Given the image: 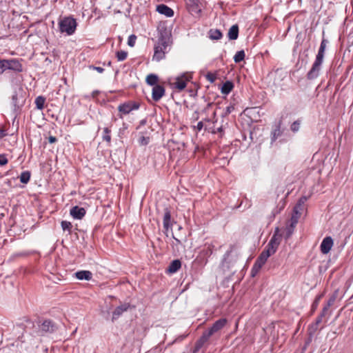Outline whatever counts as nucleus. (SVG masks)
<instances>
[{
	"label": "nucleus",
	"instance_id": "nucleus-1",
	"mask_svg": "<svg viewBox=\"0 0 353 353\" xmlns=\"http://www.w3.org/2000/svg\"><path fill=\"white\" fill-rule=\"evenodd\" d=\"M170 37L167 32H161L157 43L154 46L153 59L159 61L165 58L168 52Z\"/></svg>",
	"mask_w": 353,
	"mask_h": 353
},
{
	"label": "nucleus",
	"instance_id": "nucleus-2",
	"mask_svg": "<svg viewBox=\"0 0 353 353\" xmlns=\"http://www.w3.org/2000/svg\"><path fill=\"white\" fill-rule=\"evenodd\" d=\"M326 43L327 41L325 39H323L321 43L318 53L316 56L315 61L313 63L311 69L307 74V77L308 79H314L319 77L323 61Z\"/></svg>",
	"mask_w": 353,
	"mask_h": 353
},
{
	"label": "nucleus",
	"instance_id": "nucleus-3",
	"mask_svg": "<svg viewBox=\"0 0 353 353\" xmlns=\"http://www.w3.org/2000/svg\"><path fill=\"white\" fill-rule=\"evenodd\" d=\"M227 322L228 321L225 318L216 321L208 330L203 332L202 336L196 342V348H201L212 335L220 332L226 325Z\"/></svg>",
	"mask_w": 353,
	"mask_h": 353
},
{
	"label": "nucleus",
	"instance_id": "nucleus-4",
	"mask_svg": "<svg viewBox=\"0 0 353 353\" xmlns=\"http://www.w3.org/2000/svg\"><path fill=\"white\" fill-rule=\"evenodd\" d=\"M77 26L76 20L71 17H64L59 21V31L68 36L72 35L75 32Z\"/></svg>",
	"mask_w": 353,
	"mask_h": 353
},
{
	"label": "nucleus",
	"instance_id": "nucleus-5",
	"mask_svg": "<svg viewBox=\"0 0 353 353\" xmlns=\"http://www.w3.org/2000/svg\"><path fill=\"white\" fill-rule=\"evenodd\" d=\"M26 98L23 94V90L21 88H18L14 92L12 96V105L13 111L17 112L23 106Z\"/></svg>",
	"mask_w": 353,
	"mask_h": 353
},
{
	"label": "nucleus",
	"instance_id": "nucleus-6",
	"mask_svg": "<svg viewBox=\"0 0 353 353\" xmlns=\"http://www.w3.org/2000/svg\"><path fill=\"white\" fill-rule=\"evenodd\" d=\"M140 107L139 103L135 101H130L123 103H121L118 107V110L124 114H128L132 110H138Z\"/></svg>",
	"mask_w": 353,
	"mask_h": 353
},
{
	"label": "nucleus",
	"instance_id": "nucleus-7",
	"mask_svg": "<svg viewBox=\"0 0 353 353\" xmlns=\"http://www.w3.org/2000/svg\"><path fill=\"white\" fill-rule=\"evenodd\" d=\"M192 77L188 74H183L181 77L176 78V81L173 83L174 88L179 91L183 90L185 87L187 82L190 80Z\"/></svg>",
	"mask_w": 353,
	"mask_h": 353
},
{
	"label": "nucleus",
	"instance_id": "nucleus-8",
	"mask_svg": "<svg viewBox=\"0 0 353 353\" xmlns=\"http://www.w3.org/2000/svg\"><path fill=\"white\" fill-rule=\"evenodd\" d=\"M334 245L333 239L331 236H326L324 238L321 243L320 249L321 252L326 254L330 252Z\"/></svg>",
	"mask_w": 353,
	"mask_h": 353
},
{
	"label": "nucleus",
	"instance_id": "nucleus-9",
	"mask_svg": "<svg viewBox=\"0 0 353 353\" xmlns=\"http://www.w3.org/2000/svg\"><path fill=\"white\" fill-rule=\"evenodd\" d=\"M40 331L42 333L54 332L57 330V325L50 320H45L39 325Z\"/></svg>",
	"mask_w": 353,
	"mask_h": 353
},
{
	"label": "nucleus",
	"instance_id": "nucleus-10",
	"mask_svg": "<svg viewBox=\"0 0 353 353\" xmlns=\"http://www.w3.org/2000/svg\"><path fill=\"white\" fill-rule=\"evenodd\" d=\"M165 94V89L162 85H156L152 88V97L154 101H159Z\"/></svg>",
	"mask_w": 353,
	"mask_h": 353
},
{
	"label": "nucleus",
	"instance_id": "nucleus-11",
	"mask_svg": "<svg viewBox=\"0 0 353 353\" xmlns=\"http://www.w3.org/2000/svg\"><path fill=\"white\" fill-rule=\"evenodd\" d=\"M282 236L283 234L280 233V229L279 228H276L274 234L268 243L278 249V247L281 243Z\"/></svg>",
	"mask_w": 353,
	"mask_h": 353
},
{
	"label": "nucleus",
	"instance_id": "nucleus-12",
	"mask_svg": "<svg viewBox=\"0 0 353 353\" xmlns=\"http://www.w3.org/2000/svg\"><path fill=\"white\" fill-rule=\"evenodd\" d=\"M85 210L83 208L74 206L70 210V215L75 219H81L85 214Z\"/></svg>",
	"mask_w": 353,
	"mask_h": 353
},
{
	"label": "nucleus",
	"instance_id": "nucleus-13",
	"mask_svg": "<svg viewBox=\"0 0 353 353\" xmlns=\"http://www.w3.org/2000/svg\"><path fill=\"white\" fill-rule=\"evenodd\" d=\"M163 223V228L166 231H168L169 229H172V221L171 219V213L168 208L165 209Z\"/></svg>",
	"mask_w": 353,
	"mask_h": 353
},
{
	"label": "nucleus",
	"instance_id": "nucleus-14",
	"mask_svg": "<svg viewBox=\"0 0 353 353\" xmlns=\"http://www.w3.org/2000/svg\"><path fill=\"white\" fill-rule=\"evenodd\" d=\"M156 10L159 13L167 17H171L174 15L173 10L165 4L158 5Z\"/></svg>",
	"mask_w": 353,
	"mask_h": 353
},
{
	"label": "nucleus",
	"instance_id": "nucleus-15",
	"mask_svg": "<svg viewBox=\"0 0 353 353\" xmlns=\"http://www.w3.org/2000/svg\"><path fill=\"white\" fill-rule=\"evenodd\" d=\"M130 307L129 303H123L116 307L112 313V320L118 319L124 312Z\"/></svg>",
	"mask_w": 353,
	"mask_h": 353
},
{
	"label": "nucleus",
	"instance_id": "nucleus-16",
	"mask_svg": "<svg viewBox=\"0 0 353 353\" xmlns=\"http://www.w3.org/2000/svg\"><path fill=\"white\" fill-rule=\"evenodd\" d=\"M7 69L21 72L22 70V65L16 59L7 60Z\"/></svg>",
	"mask_w": 353,
	"mask_h": 353
},
{
	"label": "nucleus",
	"instance_id": "nucleus-17",
	"mask_svg": "<svg viewBox=\"0 0 353 353\" xmlns=\"http://www.w3.org/2000/svg\"><path fill=\"white\" fill-rule=\"evenodd\" d=\"M75 276L79 280L90 281L92 279V274L88 270H81L75 272Z\"/></svg>",
	"mask_w": 353,
	"mask_h": 353
},
{
	"label": "nucleus",
	"instance_id": "nucleus-18",
	"mask_svg": "<svg viewBox=\"0 0 353 353\" xmlns=\"http://www.w3.org/2000/svg\"><path fill=\"white\" fill-rule=\"evenodd\" d=\"M281 121H279L272 130L271 133V141L272 143L275 141L278 137H281L282 134V131L281 130Z\"/></svg>",
	"mask_w": 353,
	"mask_h": 353
},
{
	"label": "nucleus",
	"instance_id": "nucleus-19",
	"mask_svg": "<svg viewBox=\"0 0 353 353\" xmlns=\"http://www.w3.org/2000/svg\"><path fill=\"white\" fill-rule=\"evenodd\" d=\"M181 266V263L179 260H174L170 263V265L168 266V272L171 274L175 273L180 269Z\"/></svg>",
	"mask_w": 353,
	"mask_h": 353
},
{
	"label": "nucleus",
	"instance_id": "nucleus-20",
	"mask_svg": "<svg viewBox=\"0 0 353 353\" xmlns=\"http://www.w3.org/2000/svg\"><path fill=\"white\" fill-rule=\"evenodd\" d=\"M228 36L229 39L235 40L238 38L239 36V26L235 24L233 25L228 31Z\"/></svg>",
	"mask_w": 353,
	"mask_h": 353
},
{
	"label": "nucleus",
	"instance_id": "nucleus-21",
	"mask_svg": "<svg viewBox=\"0 0 353 353\" xmlns=\"http://www.w3.org/2000/svg\"><path fill=\"white\" fill-rule=\"evenodd\" d=\"M270 256V255L266 252V251H263L261 254L259 256L257 259L256 260L255 263L258 265H260V266H263L265 262L267 261L268 259Z\"/></svg>",
	"mask_w": 353,
	"mask_h": 353
},
{
	"label": "nucleus",
	"instance_id": "nucleus-22",
	"mask_svg": "<svg viewBox=\"0 0 353 353\" xmlns=\"http://www.w3.org/2000/svg\"><path fill=\"white\" fill-rule=\"evenodd\" d=\"M270 256V255L266 252V251H263L261 254L259 256L257 259L256 260L255 263L258 265H260V266H263L265 262L267 261L268 259Z\"/></svg>",
	"mask_w": 353,
	"mask_h": 353
},
{
	"label": "nucleus",
	"instance_id": "nucleus-23",
	"mask_svg": "<svg viewBox=\"0 0 353 353\" xmlns=\"http://www.w3.org/2000/svg\"><path fill=\"white\" fill-rule=\"evenodd\" d=\"M234 85L231 81L225 82L221 88V92L224 94H228L232 90Z\"/></svg>",
	"mask_w": 353,
	"mask_h": 353
},
{
	"label": "nucleus",
	"instance_id": "nucleus-24",
	"mask_svg": "<svg viewBox=\"0 0 353 353\" xmlns=\"http://www.w3.org/2000/svg\"><path fill=\"white\" fill-rule=\"evenodd\" d=\"M210 38L213 40H219L222 37L221 32L218 29H211L209 31Z\"/></svg>",
	"mask_w": 353,
	"mask_h": 353
},
{
	"label": "nucleus",
	"instance_id": "nucleus-25",
	"mask_svg": "<svg viewBox=\"0 0 353 353\" xmlns=\"http://www.w3.org/2000/svg\"><path fill=\"white\" fill-rule=\"evenodd\" d=\"M46 102V98L43 96H39L35 99L34 103L36 108L38 110H43L44 108V104Z\"/></svg>",
	"mask_w": 353,
	"mask_h": 353
},
{
	"label": "nucleus",
	"instance_id": "nucleus-26",
	"mask_svg": "<svg viewBox=\"0 0 353 353\" xmlns=\"http://www.w3.org/2000/svg\"><path fill=\"white\" fill-rule=\"evenodd\" d=\"M158 81V77L156 74H150L146 77V83L148 85L155 86Z\"/></svg>",
	"mask_w": 353,
	"mask_h": 353
},
{
	"label": "nucleus",
	"instance_id": "nucleus-27",
	"mask_svg": "<svg viewBox=\"0 0 353 353\" xmlns=\"http://www.w3.org/2000/svg\"><path fill=\"white\" fill-rule=\"evenodd\" d=\"M150 142V137L145 136L143 132L140 133L138 139V143L140 145H147Z\"/></svg>",
	"mask_w": 353,
	"mask_h": 353
},
{
	"label": "nucleus",
	"instance_id": "nucleus-28",
	"mask_svg": "<svg viewBox=\"0 0 353 353\" xmlns=\"http://www.w3.org/2000/svg\"><path fill=\"white\" fill-rule=\"evenodd\" d=\"M19 179L22 183H27L30 181V173L28 171L23 172L19 176Z\"/></svg>",
	"mask_w": 353,
	"mask_h": 353
},
{
	"label": "nucleus",
	"instance_id": "nucleus-29",
	"mask_svg": "<svg viewBox=\"0 0 353 353\" xmlns=\"http://www.w3.org/2000/svg\"><path fill=\"white\" fill-rule=\"evenodd\" d=\"M294 228L289 225L286 226V228L284 229V233L283 234L284 235V237L286 240H288L292 236V234L294 232Z\"/></svg>",
	"mask_w": 353,
	"mask_h": 353
},
{
	"label": "nucleus",
	"instance_id": "nucleus-30",
	"mask_svg": "<svg viewBox=\"0 0 353 353\" xmlns=\"http://www.w3.org/2000/svg\"><path fill=\"white\" fill-rule=\"evenodd\" d=\"M245 58V52L243 50L238 51L234 57V61L235 63H239L241 61H243Z\"/></svg>",
	"mask_w": 353,
	"mask_h": 353
},
{
	"label": "nucleus",
	"instance_id": "nucleus-31",
	"mask_svg": "<svg viewBox=\"0 0 353 353\" xmlns=\"http://www.w3.org/2000/svg\"><path fill=\"white\" fill-rule=\"evenodd\" d=\"M110 130L108 128H105L103 129V140L110 143L111 141V136H110Z\"/></svg>",
	"mask_w": 353,
	"mask_h": 353
},
{
	"label": "nucleus",
	"instance_id": "nucleus-32",
	"mask_svg": "<svg viewBox=\"0 0 353 353\" xmlns=\"http://www.w3.org/2000/svg\"><path fill=\"white\" fill-rule=\"evenodd\" d=\"M128 56V53L125 51H118L117 52V58L119 61H124Z\"/></svg>",
	"mask_w": 353,
	"mask_h": 353
},
{
	"label": "nucleus",
	"instance_id": "nucleus-33",
	"mask_svg": "<svg viewBox=\"0 0 353 353\" xmlns=\"http://www.w3.org/2000/svg\"><path fill=\"white\" fill-rule=\"evenodd\" d=\"M276 250L277 248L270 245L269 243H268L267 246L264 250V251H266V252L268 253L270 256L274 254L276 252Z\"/></svg>",
	"mask_w": 353,
	"mask_h": 353
},
{
	"label": "nucleus",
	"instance_id": "nucleus-34",
	"mask_svg": "<svg viewBox=\"0 0 353 353\" xmlns=\"http://www.w3.org/2000/svg\"><path fill=\"white\" fill-rule=\"evenodd\" d=\"M276 250L277 248L270 245L269 243H268L267 246L264 250V251H266V252L268 253L270 256L274 254L276 252Z\"/></svg>",
	"mask_w": 353,
	"mask_h": 353
},
{
	"label": "nucleus",
	"instance_id": "nucleus-35",
	"mask_svg": "<svg viewBox=\"0 0 353 353\" xmlns=\"http://www.w3.org/2000/svg\"><path fill=\"white\" fill-rule=\"evenodd\" d=\"M61 228L63 230L70 232L72 228V223L67 221H62L61 223Z\"/></svg>",
	"mask_w": 353,
	"mask_h": 353
},
{
	"label": "nucleus",
	"instance_id": "nucleus-36",
	"mask_svg": "<svg viewBox=\"0 0 353 353\" xmlns=\"http://www.w3.org/2000/svg\"><path fill=\"white\" fill-rule=\"evenodd\" d=\"M299 218V214H293L292 215V217L290 219V223L289 224V225L295 228V227L298 223Z\"/></svg>",
	"mask_w": 353,
	"mask_h": 353
},
{
	"label": "nucleus",
	"instance_id": "nucleus-37",
	"mask_svg": "<svg viewBox=\"0 0 353 353\" xmlns=\"http://www.w3.org/2000/svg\"><path fill=\"white\" fill-rule=\"evenodd\" d=\"M261 268L262 267L260 266V265H258L257 263H254L251 270V276L252 277L255 276L258 274Z\"/></svg>",
	"mask_w": 353,
	"mask_h": 353
},
{
	"label": "nucleus",
	"instance_id": "nucleus-38",
	"mask_svg": "<svg viewBox=\"0 0 353 353\" xmlns=\"http://www.w3.org/2000/svg\"><path fill=\"white\" fill-rule=\"evenodd\" d=\"M323 317L321 316H319L314 324H312L310 327L311 329L313 330V331H316L318 329L319 325L321 323Z\"/></svg>",
	"mask_w": 353,
	"mask_h": 353
},
{
	"label": "nucleus",
	"instance_id": "nucleus-39",
	"mask_svg": "<svg viewBox=\"0 0 353 353\" xmlns=\"http://www.w3.org/2000/svg\"><path fill=\"white\" fill-rule=\"evenodd\" d=\"M7 69V60H0V74H1Z\"/></svg>",
	"mask_w": 353,
	"mask_h": 353
},
{
	"label": "nucleus",
	"instance_id": "nucleus-40",
	"mask_svg": "<svg viewBox=\"0 0 353 353\" xmlns=\"http://www.w3.org/2000/svg\"><path fill=\"white\" fill-rule=\"evenodd\" d=\"M136 39H137V37L135 35H134V34L130 35L128 37V46H130V47H133L135 44Z\"/></svg>",
	"mask_w": 353,
	"mask_h": 353
},
{
	"label": "nucleus",
	"instance_id": "nucleus-41",
	"mask_svg": "<svg viewBox=\"0 0 353 353\" xmlns=\"http://www.w3.org/2000/svg\"><path fill=\"white\" fill-rule=\"evenodd\" d=\"M207 80L210 83H214L216 79V77L214 74L208 72L205 76Z\"/></svg>",
	"mask_w": 353,
	"mask_h": 353
},
{
	"label": "nucleus",
	"instance_id": "nucleus-42",
	"mask_svg": "<svg viewBox=\"0 0 353 353\" xmlns=\"http://www.w3.org/2000/svg\"><path fill=\"white\" fill-rule=\"evenodd\" d=\"M299 127H300V123L297 121H294L292 125H291V127H290V129L292 131H293L294 132H298L299 130Z\"/></svg>",
	"mask_w": 353,
	"mask_h": 353
},
{
	"label": "nucleus",
	"instance_id": "nucleus-43",
	"mask_svg": "<svg viewBox=\"0 0 353 353\" xmlns=\"http://www.w3.org/2000/svg\"><path fill=\"white\" fill-rule=\"evenodd\" d=\"M322 295H319L314 300V301L313 302L312 305V309L313 311H314L318 305H319V301L321 298Z\"/></svg>",
	"mask_w": 353,
	"mask_h": 353
},
{
	"label": "nucleus",
	"instance_id": "nucleus-44",
	"mask_svg": "<svg viewBox=\"0 0 353 353\" xmlns=\"http://www.w3.org/2000/svg\"><path fill=\"white\" fill-rule=\"evenodd\" d=\"M8 159L6 157V155L4 154H0V165H5L8 163Z\"/></svg>",
	"mask_w": 353,
	"mask_h": 353
},
{
	"label": "nucleus",
	"instance_id": "nucleus-45",
	"mask_svg": "<svg viewBox=\"0 0 353 353\" xmlns=\"http://www.w3.org/2000/svg\"><path fill=\"white\" fill-rule=\"evenodd\" d=\"M234 110V105H228V107H226V108L225 110L223 116H227V115L230 114L231 112H233Z\"/></svg>",
	"mask_w": 353,
	"mask_h": 353
},
{
	"label": "nucleus",
	"instance_id": "nucleus-46",
	"mask_svg": "<svg viewBox=\"0 0 353 353\" xmlns=\"http://www.w3.org/2000/svg\"><path fill=\"white\" fill-rule=\"evenodd\" d=\"M335 300H336L335 296H331L329 299V300L327 301V304L325 306L329 309L330 307L332 306L334 304Z\"/></svg>",
	"mask_w": 353,
	"mask_h": 353
},
{
	"label": "nucleus",
	"instance_id": "nucleus-47",
	"mask_svg": "<svg viewBox=\"0 0 353 353\" xmlns=\"http://www.w3.org/2000/svg\"><path fill=\"white\" fill-rule=\"evenodd\" d=\"M303 206H301L296 203V205L294 208V214H301L300 211L303 210Z\"/></svg>",
	"mask_w": 353,
	"mask_h": 353
},
{
	"label": "nucleus",
	"instance_id": "nucleus-48",
	"mask_svg": "<svg viewBox=\"0 0 353 353\" xmlns=\"http://www.w3.org/2000/svg\"><path fill=\"white\" fill-rule=\"evenodd\" d=\"M307 201V197L306 196H302L299 199L297 204H299V205L301 206H303L304 205V203L305 202Z\"/></svg>",
	"mask_w": 353,
	"mask_h": 353
},
{
	"label": "nucleus",
	"instance_id": "nucleus-49",
	"mask_svg": "<svg viewBox=\"0 0 353 353\" xmlns=\"http://www.w3.org/2000/svg\"><path fill=\"white\" fill-rule=\"evenodd\" d=\"M328 310L329 309L324 306L319 316L324 317L327 314Z\"/></svg>",
	"mask_w": 353,
	"mask_h": 353
},
{
	"label": "nucleus",
	"instance_id": "nucleus-50",
	"mask_svg": "<svg viewBox=\"0 0 353 353\" xmlns=\"http://www.w3.org/2000/svg\"><path fill=\"white\" fill-rule=\"evenodd\" d=\"M195 128H196V130L198 131H201L203 128V123L202 121H199L197 125L195 126Z\"/></svg>",
	"mask_w": 353,
	"mask_h": 353
},
{
	"label": "nucleus",
	"instance_id": "nucleus-51",
	"mask_svg": "<svg viewBox=\"0 0 353 353\" xmlns=\"http://www.w3.org/2000/svg\"><path fill=\"white\" fill-rule=\"evenodd\" d=\"M48 141H49V143H54L57 141V138L55 137L50 136L48 138Z\"/></svg>",
	"mask_w": 353,
	"mask_h": 353
},
{
	"label": "nucleus",
	"instance_id": "nucleus-52",
	"mask_svg": "<svg viewBox=\"0 0 353 353\" xmlns=\"http://www.w3.org/2000/svg\"><path fill=\"white\" fill-rule=\"evenodd\" d=\"M93 68L99 73H102L104 71V69L101 67H93Z\"/></svg>",
	"mask_w": 353,
	"mask_h": 353
},
{
	"label": "nucleus",
	"instance_id": "nucleus-53",
	"mask_svg": "<svg viewBox=\"0 0 353 353\" xmlns=\"http://www.w3.org/2000/svg\"><path fill=\"white\" fill-rule=\"evenodd\" d=\"M146 122H147L146 119H142V120L140 121L139 125H144L146 124Z\"/></svg>",
	"mask_w": 353,
	"mask_h": 353
},
{
	"label": "nucleus",
	"instance_id": "nucleus-54",
	"mask_svg": "<svg viewBox=\"0 0 353 353\" xmlns=\"http://www.w3.org/2000/svg\"><path fill=\"white\" fill-rule=\"evenodd\" d=\"M4 136H6L4 130L0 128V138L3 137Z\"/></svg>",
	"mask_w": 353,
	"mask_h": 353
},
{
	"label": "nucleus",
	"instance_id": "nucleus-55",
	"mask_svg": "<svg viewBox=\"0 0 353 353\" xmlns=\"http://www.w3.org/2000/svg\"><path fill=\"white\" fill-rule=\"evenodd\" d=\"M99 94V91L94 90L92 92V97H95Z\"/></svg>",
	"mask_w": 353,
	"mask_h": 353
},
{
	"label": "nucleus",
	"instance_id": "nucleus-56",
	"mask_svg": "<svg viewBox=\"0 0 353 353\" xmlns=\"http://www.w3.org/2000/svg\"><path fill=\"white\" fill-rule=\"evenodd\" d=\"M212 104L211 103H208L206 106V108H205V111H207L209 110V108L211 107Z\"/></svg>",
	"mask_w": 353,
	"mask_h": 353
},
{
	"label": "nucleus",
	"instance_id": "nucleus-57",
	"mask_svg": "<svg viewBox=\"0 0 353 353\" xmlns=\"http://www.w3.org/2000/svg\"><path fill=\"white\" fill-rule=\"evenodd\" d=\"M175 240H176V242L179 243V239H175Z\"/></svg>",
	"mask_w": 353,
	"mask_h": 353
},
{
	"label": "nucleus",
	"instance_id": "nucleus-58",
	"mask_svg": "<svg viewBox=\"0 0 353 353\" xmlns=\"http://www.w3.org/2000/svg\"><path fill=\"white\" fill-rule=\"evenodd\" d=\"M213 115H214V117L216 115V112H213Z\"/></svg>",
	"mask_w": 353,
	"mask_h": 353
}]
</instances>
